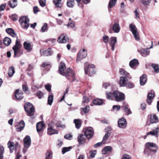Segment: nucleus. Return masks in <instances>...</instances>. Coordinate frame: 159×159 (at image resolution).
Listing matches in <instances>:
<instances>
[{
	"instance_id": "nucleus-48",
	"label": "nucleus",
	"mask_w": 159,
	"mask_h": 159,
	"mask_svg": "<svg viewBox=\"0 0 159 159\" xmlns=\"http://www.w3.org/2000/svg\"><path fill=\"white\" fill-rule=\"evenodd\" d=\"M22 87L23 90L25 93L28 94L30 93V92L28 91V89L27 86L24 84L22 85Z\"/></svg>"
},
{
	"instance_id": "nucleus-53",
	"label": "nucleus",
	"mask_w": 159,
	"mask_h": 159,
	"mask_svg": "<svg viewBox=\"0 0 159 159\" xmlns=\"http://www.w3.org/2000/svg\"><path fill=\"white\" fill-rule=\"evenodd\" d=\"M83 101L82 102V104H83L84 105H85V103H87L89 102V99L88 97H87L85 96L83 97Z\"/></svg>"
},
{
	"instance_id": "nucleus-10",
	"label": "nucleus",
	"mask_w": 159,
	"mask_h": 159,
	"mask_svg": "<svg viewBox=\"0 0 159 159\" xmlns=\"http://www.w3.org/2000/svg\"><path fill=\"white\" fill-rule=\"evenodd\" d=\"M148 118L149 120L150 124H154L159 122L158 116L155 114H151L148 116Z\"/></svg>"
},
{
	"instance_id": "nucleus-15",
	"label": "nucleus",
	"mask_w": 159,
	"mask_h": 159,
	"mask_svg": "<svg viewBox=\"0 0 159 159\" xmlns=\"http://www.w3.org/2000/svg\"><path fill=\"white\" fill-rule=\"evenodd\" d=\"M24 145L25 148H28L30 145L31 140L29 136L27 135L24 139Z\"/></svg>"
},
{
	"instance_id": "nucleus-50",
	"label": "nucleus",
	"mask_w": 159,
	"mask_h": 159,
	"mask_svg": "<svg viewBox=\"0 0 159 159\" xmlns=\"http://www.w3.org/2000/svg\"><path fill=\"white\" fill-rule=\"evenodd\" d=\"M21 46L20 42L18 40V37H17V39L16 42V43L15 46L12 48H19Z\"/></svg>"
},
{
	"instance_id": "nucleus-3",
	"label": "nucleus",
	"mask_w": 159,
	"mask_h": 159,
	"mask_svg": "<svg viewBox=\"0 0 159 159\" xmlns=\"http://www.w3.org/2000/svg\"><path fill=\"white\" fill-rule=\"evenodd\" d=\"M95 66L93 64H89L88 62L85 64L84 70L86 75H88L91 76L93 75L96 72L95 70L93 69L95 68Z\"/></svg>"
},
{
	"instance_id": "nucleus-42",
	"label": "nucleus",
	"mask_w": 159,
	"mask_h": 159,
	"mask_svg": "<svg viewBox=\"0 0 159 159\" xmlns=\"http://www.w3.org/2000/svg\"><path fill=\"white\" fill-rule=\"evenodd\" d=\"M74 0H68L67 3V6L70 8H72L74 7Z\"/></svg>"
},
{
	"instance_id": "nucleus-62",
	"label": "nucleus",
	"mask_w": 159,
	"mask_h": 159,
	"mask_svg": "<svg viewBox=\"0 0 159 159\" xmlns=\"http://www.w3.org/2000/svg\"><path fill=\"white\" fill-rule=\"evenodd\" d=\"M34 68V65L32 64H29L28 65V67L26 69V71H30L32 70Z\"/></svg>"
},
{
	"instance_id": "nucleus-5",
	"label": "nucleus",
	"mask_w": 159,
	"mask_h": 159,
	"mask_svg": "<svg viewBox=\"0 0 159 159\" xmlns=\"http://www.w3.org/2000/svg\"><path fill=\"white\" fill-rule=\"evenodd\" d=\"M83 132L86 138L88 139L91 138L94 134V129L92 127H89L83 128Z\"/></svg>"
},
{
	"instance_id": "nucleus-8",
	"label": "nucleus",
	"mask_w": 159,
	"mask_h": 159,
	"mask_svg": "<svg viewBox=\"0 0 159 159\" xmlns=\"http://www.w3.org/2000/svg\"><path fill=\"white\" fill-rule=\"evenodd\" d=\"M146 148L149 150L150 152L155 153L158 149V146L157 145L153 143L147 142L146 143Z\"/></svg>"
},
{
	"instance_id": "nucleus-21",
	"label": "nucleus",
	"mask_w": 159,
	"mask_h": 159,
	"mask_svg": "<svg viewBox=\"0 0 159 159\" xmlns=\"http://www.w3.org/2000/svg\"><path fill=\"white\" fill-rule=\"evenodd\" d=\"M154 97V94L153 93H149L147 97V103L150 105L152 102V100Z\"/></svg>"
},
{
	"instance_id": "nucleus-7",
	"label": "nucleus",
	"mask_w": 159,
	"mask_h": 159,
	"mask_svg": "<svg viewBox=\"0 0 159 159\" xmlns=\"http://www.w3.org/2000/svg\"><path fill=\"white\" fill-rule=\"evenodd\" d=\"M29 19L27 16L21 17L19 20L20 25L24 28L27 29L30 25Z\"/></svg>"
},
{
	"instance_id": "nucleus-41",
	"label": "nucleus",
	"mask_w": 159,
	"mask_h": 159,
	"mask_svg": "<svg viewBox=\"0 0 159 159\" xmlns=\"http://www.w3.org/2000/svg\"><path fill=\"white\" fill-rule=\"evenodd\" d=\"M11 42V39L8 37H6L3 40V43L6 46H8Z\"/></svg>"
},
{
	"instance_id": "nucleus-4",
	"label": "nucleus",
	"mask_w": 159,
	"mask_h": 159,
	"mask_svg": "<svg viewBox=\"0 0 159 159\" xmlns=\"http://www.w3.org/2000/svg\"><path fill=\"white\" fill-rule=\"evenodd\" d=\"M120 30V27L119 24V22H114L111 23L110 25V27L108 30L110 33L111 34L113 32L118 33Z\"/></svg>"
},
{
	"instance_id": "nucleus-31",
	"label": "nucleus",
	"mask_w": 159,
	"mask_h": 159,
	"mask_svg": "<svg viewBox=\"0 0 159 159\" xmlns=\"http://www.w3.org/2000/svg\"><path fill=\"white\" fill-rule=\"evenodd\" d=\"M138 51L142 56L144 57H146L149 54V52L143 48L139 49Z\"/></svg>"
},
{
	"instance_id": "nucleus-35",
	"label": "nucleus",
	"mask_w": 159,
	"mask_h": 159,
	"mask_svg": "<svg viewBox=\"0 0 159 159\" xmlns=\"http://www.w3.org/2000/svg\"><path fill=\"white\" fill-rule=\"evenodd\" d=\"M17 0H10L8 3L9 6L12 8H14L17 5Z\"/></svg>"
},
{
	"instance_id": "nucleus-40",
	"label": "nucleus",
	"mask_w": 159,
	"mask_h": 159,
	"mask_svg": "<svg viewBox=\"0 0 159 159\" xmlns=\"http://www.w3.org/2000/svg\"><path fill=\"white\" fill-rule=\"evenodd\" d=\"M52 153L50 150H48L45 153V159H52Z\"/></svg>"
},
{
	"instance_id": "nucleus-28",
	"label": "nucleus",
	"mask_w": 159,
	"mask_h": 159,
	"mask_svg": "<svg viewBox=\"0 0 159 159\" xmlns=\"http://www.w3.org/2000/svg\"><path fill=\"white\" fill-rule=\"evenodd\" d=\"M53 2L56 7L61 8L63 6L61 0H53Z\"/></svg>"
},
{
	"instance_id": "nucleus-17",
	"label": "nucleus",
	"mask_w": 159,
	"mask_h": 159,
	"mask_svg": "<svg viewBox=\"0 0 159 159\" xmlns=\"http://www.w3.org/2000/svg\"><path fill=\"white\" fill-rule=\"evenodd\" d=\"M25 126V123L23 120L20 121L19 123L16 125H15L16 131L17 132H20L24 129Z\"/></svg>"
},
{
	"instance_id": "nucleus-9",
	"label": "nucleus",
	"mask_w": 159,
	"mask_h": 159,
	"mask_svg": "<svg viewBox=\"0 0 159 159\" xmlns=\"http://www.w3.org/2000/svg\"><path fill=\"white\" fill-rule=\"evenodd\" d=\"M129 27L135 40L137 41L139 40L140 39L139 36L135 25L133 24H131L129 25Z\"/></svg>"
},
{
	"instance_id": "nucleus-39",
	"label": "nucleus",
	"mask_w": 159,
	"mask_h": 159,
	"mask_svg": "<svg viewBox=\"0 0 159 159\" xmlns=\"http://www.w3.org/2000/svg\"><path fill=\"white\" fill-rule=\"evenodd\" d=\"M23 46L24 48L28 51H30L32 49L30 43H28L25 42L24 43Z\"/></svg>"
},
{
	"instance_id": "nucleus-11",
	"label": "nucleus",
	"mask_w": 159,
	"mask_h": 159,
	"mask_svg": "<svg viewBox=\"0 0 159 159\" xmlns=\"http://www.w3.org/2000/svg\"><path fill=\"white\" fill-rule=\"evenodd\" d=\"M119 72L120 75H123L122 77H124L125 79L127 80L131 79L132 77L129 73L123 68H120L119 69Z\"/></svg>"
},
{
	"instance_id": "nucleus-14",
	"label": "nucleus",
	"mask_w": 159,
	"mask_h": 159,
	"mask_svg": "<svg viewBox=\"0 0 159 159\" xmlns=\"http://www.w3.org/2000/svg\"><path fill=\"white\" fill-rule=\"evenodd\" d=\"M57 41L59 43H66L69 41V39L67 36L62 34L58 38Z\"/></svg>"
},
{
	"instance_id": "nucleus-51",
	"label": "nucleus",
	"mask_w": 159,
	"mask_h": 159,
	"mask_svg": "<svg viewBox=\"0 0 159 159\" xmlns=\"http://www.w3.org/2000/svg\"><path fill=\"white\" fill-rule=\"evenodd\" d=\"M71 148V147L63 148L62 149V154H64L66 152L70 151Z\"/></svg>"
},
{
	"instance_id": "nucleus-60",
	"label": "nucleus",
	"mask_w": 159,
	"mask_h": 159,
	"mask_svg": "<svg viewBox=\"0 0 159 159\" xmlns=\"http://www.w3.org/2000/svg\"><path fill=\"white\" fill-rule=\"evenodd\" d=\"M14 30L12 28H7L6 30V31L8 34L11 35L14 31Z\"/></svg>"
},
{
	"instance_id": "nucleus-12",
	"label": "nucleus",
	"mask_w": 159,
	"mask_h": 159,
	"mask_svg": "<svg viewBox=\"0 0 159 159\" xmlns=\"http://www.w3.org/2000/svg\"><path fill=\"white\" fill-rule=\"evenodd\" d=\"M14 95L17 100H20L23 98V92L19 89H16L14 92Z\"/></svg>"
},
{
	"instance_id": "nucleus-13",
	"label": "nucleus",
	"mask_w": 159,
	"mask_h": 159,
	"mask_svg": "<svg viewBox=\"0 0 159 159\" xmlns=\"http://www.w3.org/2000/svg\"><path fill=\"white\" fill-rule=\"evenodd\" d=\"M81 51H80L78 53L76 61H80L82 59L85 58L87 56V51L84 49H82V52L84 53L82 54L81 52Z\"/></svg>"
},
{
	"instance_id": "nucleus-45",
	"label": "nucleus",
	"mask_w": 159,
	"mask_h": 159,
	"mask_svg": "<svg viewBox=\"0 0 159 159\" xmlns=\"http://www.w3.org/2000/svg\"><path fill=\"white\" fill-rule=\"evenodd\" d=\"M155 72L156 73L159 72V66L157 64H153L151 65Z\"/></svg>"
},
{
	"instance_id": "nucleus-18",
	"label": "nucleus",
	"mask_w": 159,
	"mask_h": 159,
	"mask_svg": "<svg viewBox=\"0 0 159 159\" xmlns=\"http://www.w3.org/2000/svg\"><path fill=\"white\" fill-rule=\"evenodd\" d=\"M86 137L83 134H79L77 137V140L80 144H82L85 142Z\"/></svg>"
},
{
	"instance_id": "nucleus-59",
	"label": "nucleus",
	"mask_w": 159,
	"mask_h": 159,
	"mask_svg": "<svg viewBox=\"0 0 159 159\" xmlns=\"http://www.w3.org/2000/svg\"><path fill=\"white\" fill-rule=\"evenodd\" d=\"M103 41L105 43H107L109 41V37L107 36L104 35L102 37Z\"/></svg>"
},
{
	"instance_id": "nucleus-64",
	"label": "nucleus",
	"mask_w": 159,
	"mask_h": 159,
	"mask_svg": "<svg viewBox=\"0 0 159 159\" xmlns=\"http://www.w3.org/2000/svg\"><path fill=\"white\" fill-rule=\"evenodd\" d=\"M96 150H95L94 151H91L90 152V157L91 158H93L95 157V156L96 154Z\"/></svg>"
},
{
	"instance_id": "nucleus-54",
	"label": "nucleus",
	"mask_w": 159,
	"mask_h": 159,
	"mask_svg": "<svg viewBox=\"0 0 159 159\" xmlns=\"http://www.w3.org/2000/svg\"><path fill=\"white\" fill-rule=\"evenodd\" d=\"M151 1V0H140V2L144 5H148Z\"/></svg>"
},
{
	"instance_id": "nucleus-19",
	"label": "nucleus",
	"mask_w": 159,
	"mask_h": 159,
	"mask_svg": "<svg viewBox=\"0 0 159 159\" xmlns=\"http://www.w3.org/2000/svg\"><path fill=\"white\" fill-rule=\"evenodd\" d=\"M128 104L126 102H124L121 107L124 111L126 113L127 115L132 113V112L131 111L130 109L128 108Z\"/></svg>"
},
{
	"instance_id": "nucleus-34",
	"label": "nucleus",
	"mask_w": 159,
	"mask_h": 159,
	"mask_svg": "<svg viewBox=\"0 0 159 159\" xmlns=\"http://www.w3.org/2000/svg\"><path fill=\"white\" fill-rule=\"evenodd\" d=\"M74 122L75 124V127L79 129L81 127L82 122L81 120L79 119H75L74 120Z\"/></svg>"
},
{
	"instance_id": "nucleus-32",
	"label": "nucleus",
	"mask_w": 159,
	"mask_h": 159,
	"mask_svg": "<svg viewBox=\"0 0 159 159\" xmlns=\"http://www.w3.org/2000/svg\"><path fill=\"white\" fill-rule=\"evenodd\" d=\"M139 64V61L138 60L133 59L129 62V65L131 68H133L137 66Z\"/></svg>"
},
{
	"instance_id": "nucleus-46",
	"label": "nucleus",
	"mask_w": 159,
	"mask_h": 159,
	"mask_svg": "<svg viewBox=\"0 0 159 159\" xmlns=\"http://www.w3.org/2000/svg\"><path fill=\"white\" fill-rule=\"evenodd\" d=\"M53 96L52 95H49L48 98V103L50 105L52 104L53 101Z\"/></svg>"
},
{
	"instance_id": "nucleus-57",
	"label": "nucleus",
	"mask_w": 159,
	"mask_h": 159,
	"mask_svg": "<svg viewBox=\"0 0 159 159\" xmlns=\"http://www.w3.org/2000/svg\"><path fill=\"white\" fill-rule=\"evenodd\" d=\"M39 2L40 6L43 7L46 6V1L45 0H39Z\"/></svg>"
},
{
	"instance_id": "nucleus-43",
	"label": "nucleus",
	"mask_w": 159,
	"mask_h": 159,
	"mask_svg": "<svg viewBox=\"0 0 159 159\" xmlns=\"http://www.w3.org/2000/svg\"><path fill=\"white\" fill-rule=\"evenodd\" d=\"M111 150V147L110 146H107L105 147L102 150V152L103 154H105L108 152H110Z\"/></svg>"
},
{
	"instance_id": "nucleus-44",
	"label": "nucleus",
	"mask_w": 159,
	"mask_h": 159,
	"mask_svg": "<svg viewBox=\"0 0 159 159\" xmlns=\"http://www.w3.org/2000/svg\"><path fill=\"white\" fill-rule=\"evenodd\" d=\"M15 71L14 68L13 66H10L9 68L8 72V75L9 76H11L14 73Z\"/></svg>"
},
{
	"instance_id": "nucleus-55",
	"label": "nucleus",
	"mask_w": 159,
	"mask_h": 159,
	"mask_svg": "<svg viewBox=\"0 0 159 159\" xmlns=\"http://www.w3.org/2000/svg\"><path fill=\"white\" fill-rule=\"evenodd\" d=\"M125 86L129 88H134V84L131 82H129L128 83H126V85Z\"/></svg>"
},
{
	"instance_id": "nucleus-30",
	"label": "nucleus",
	"mask_w": 159,
	"mask_h": 159,
	"mask_svg": "<svg viewBox=\"0 0 159 159\" xmlns=\"http://www.w3.org/2000/svg\"><path fill=\"white\" fill-rule=\"evenodd\" d=\"M41 66L45 70L48 71L50 69L51 65L49 62H43L42 63Z\"/></svg>"
},
{
	"instance_id": "nucleus-63",
	"label": "nucleus",
	"mask_w": 159,
	"mask_h": 159,
	"mask_svg": "<svg viewBox=\"0 0 159 159\" xmlns=\"http://www.w3.org/2000/svg\"><path fill=\"white\" fill-rule=\"evenodd\" d=\"M121 159H131V157L129 155L125 154L123 155Z\"/></svg>"
},
{
	"instance_id": "nucleus-2",
	"label": "nucleus",
	"mask_w": 159,
	"mask_h": 159,
	"mask_svg": "<svg viewBox=\"0 0 159 159\" xmlns=\"http://www.w3.org/2000/svg\"><path fill=\"white\" fill-rule=\"evenodd\" d=\"M25 111L26 112L28 116H30L32 119L34 118V115L35 112V108L33 105L30 103H26L24 105Z\"/></svg>"
},
{
	"instance_id": "nucleus-37",
	"label": "nucleus",
	"mask_w": 159,
	"mask_h": 159,
	"mask_svg": "<svg viewBox=\"0 0 159 159\" xmlns=\"http://www.w3.org/2000/svg\"><path fill=\"white\" fill-rule=\"evenodd\" d=\"M128 80L125 79L124 77H120L119 81V84L121 86L124 87L126 85Z\"/></svg>"
},
{
	"instance_id": "nucleus-33",
	"label": "nucleus",
	"mask_w": 159,
	"mask_h": 159,
	"mask_svg": "<svg viewBox=\"0 0 159 159\" xmlns=\"http://www.w3.org/2000/svg\"><path fill=\"white\" fill-rule=\"evenodd\" d=\"M7 145L8 148H9L10 153H12L14 150H15L14 143L13 142L9 141L7 143Z\"/></svg>"
},
{
	"instance_id": "nucleus-56",
	"label": "nucleus",
	"mask_w": 159,
	"mask_h": 159,
	"mask_svg": "<svg viewBox=\"0 0 159 159\" xmlns=\"http://www.w3.org/2000/svg\"><path fill=\"white\" fill-rule=\"evenodd\" d=\"M36 95L39 99L41 98L43 96V92L39 91H37Z\"/></svg>"
},
{
	"instance_id": "nucleus-36",
	"label": "nucleus",
	"mask_w": 159,
	"mask_h": 159,
	"mask_svg": "<svg viewBox=\"0 0 159 159\" xmlns=\"http://www.w3.org/2000/svg\"><path fill=\"white\" fill-rule=\"evenodd\" d=\"M80 110L81 114L82 115H83L84 113L86 114L89 111V106H86L84 108H81Z\"/></svg>"
},
{
	"instance_id": "nucleus-29",
	"label": "nucleus",
	"mask_w": 159,
	"mask_h": 159,
	"mask_svg": "<svg viewBox=\"0 0 159 159\" xmlns=\"http://www.w3.org/2000/svg\"><path fill=\"white\" fill-rule=\"evenodd\" d=\"M117 1V0H110L108 6V11L110 12L111 11V8L115 6Z\"/></svg>"
},
{
	"instance_id": "nucleus-6",
	"label": "nucleus",
	"mask_w": 159,
	"mask_h": 159,
	"mask_svg": "<svg viewBox=\"0 0 159 159\" xmlns=\"http://www.w3.org/2000/svg\"><path fill=\"white\" fill-rule=\"evenodd\" d=\"M65 76V77L69 80L70 82H72L75 80V78L74 76V73L71 69L68 68L62 75Z\"/></svg>"
},
{
	"instance_id": "nucleus-20",
	"label": "nucleus",
	"mask_w": 159,
	"mask_h": 159,
	"mask_svg": "<svg viewBox=\"0 0 159 159\" xmlns=\"http://www.w3.org/2000/svg\"><path fill=\"white\" fill-rule=\"evenodd\" d=\"M40 52L41 55L44 56H51L53 53V51L50 48H49L47 50H44L42 52H41V51Z\"/></svg>"
},
{
	"instance_id": "nucleus-22",
	"label": "nucleus",
	"mask_w": 159,
	"mask_h": 159,
	"mask_svg": "<svg viewBox=\"0 0 159 159\" xmlns=\"http://www.w3.org/2000/svg\"><path fill=\"white\" fill-rule=\"evenodd\" d=\"M116 42V37H112L110 38V40L109 42V44L111 46V50H114Z\"/></svg>"
},
{
	"instance_id": "nucleus-25",
	"label": "nucleus",
	"mask_w": 159,
	"mask_h": 159,
	"mask_svg": "<svg viewBox=\"0 0 159 159\" xmlns=\"http://www.w3.org/2000/svg\"><path fill=\"white\" fill-rule=\"evenodd\" d=\"M66 68L65 64L62 62H61L60 65L59 66L58 71L59 73L61 75H63L65 72L64 70Z\"/></svg>"
},
{
	"instance_id": "nucleus-47",
	"label": "nucleus",
	"mask_w": 159,
	"mask_h": 159,
	"mask_svg": "<svg viewBox=\"0 0 159 159\" xmlns=\"http://www.w3.org/2000/svg\"><path fill=\"white\" fill-rule=\"evenodd\" d=\"M111 133L109 132H107L105 135L103 137L102 139V142L103 143H104L105 142L104 141L107 140V139L109 137Z\"/></svg>"
},
{
	"instance_id": "nucleus-58",
	"label": "nucleus",
	"mask_w": 159,
	"mask_h": 159,
	"mask_svg": "<svg viewBox=\"0 0 159 159\" xmlns=\"http://www.w3.org/2000/svg\"><path fill=\"white\" fill-rule=\"evenodd\" d=\"M47 23H45L44 25L42 27L40 31L41 32H45L47 29Z\"/></svg>"
},
{
	"instance_id": "nucleus-61",
	"label": "nucleus",
	"mask_w": 159,
	"mask_h": 159,
	"mask_svg": "<svg viewBox=\"0 0 159 159\" xmlns=\"http://www.w3.org/2000/svg\"><path fill=\"white\" fill-rule=\"evenodd\" d=\"M151 134L152 135H157V131H151L149 132H148L147 133V135H148Z\"/></svg>"
},
{
	"instance_id": "nucleus-26",
	"label": "nucleus",
	"mask_w": 159,
	"mask_h": 159,
	"mask_svg": "<svg viewBox=\"0 0 159 159\" xmlns=\"http://www.w3.org/2000/svg\"><path fill=\"white\" fill-rule=\"evenodd\" d=\"M45 126V124L42 122H38L36 125V129L38 133H39Z\"/></svg>"
},
{
	"instance_id": "nucleus-38",
	"label": "nucleus",
	"mask_w": 159,
	"mask_h": 159,
	"mask_svg": "<svg viewBox=\"0 0 159 159\" xmlns=\"http://www.w3.org/2000/svg\"><path fill=\"white\" fill-rule=\"evenodd\" d=\"M58 131L54 129H53V127H51L50 128H48V133L49 135H52L54 134H57Z\"/></svg>"
},
{
	"instance_id": "nucleus-23",
	"label": "nucleus",
	"mask_w": 159,
	"mask_h": 159,
	"mask_svg": "<svg viewBox=\"0 0 159 159\" xmlns=\"http://www.w3.org/2000/svg\"><path fill=\"white\" fill-rule=\"evenodd\" d=\"M147 80V75L145 74H143L140 77V84L142 86L144 85Z\"/></svg>"
},
{
	"instance_id": "nucleus-16",
	"label": "nucleus",
	"mask_w": 159,
	"mask_h": 159,
	"mask_svg": "<svg viewBox=\"0 0 159 159\" xmlns=\"http://www.w3.org/2000/svg\"><path fill=\"white\" fill-rule=\"evenodd\" d=\"M118 126L122 129L125 128L127 125V121L125 119L122 118L120 119L118 122Z\"/></svg>"
},
{
	"instance_id": "nucleus-24",
	"label": "nucleus",
	"mask_w": 159,
	"mask_h": 159,
	"mask_svg": "<svg viewBox=\"0 0 159 159\" xmlns=\"http://www.w3.org/2000/svg\"><path fill=\"white\" fill-rule=\"evenodd\" d=\"M12 49L14 51V57H18L22 54V52H20L19 48H12Z\"/></svg>"
},
{
	"instance_id": "nucleus-27",
	"label": "nucleus",
	"mask_w": 159,
	"mask_h": 159,
	"mask_svg": "<svg viewBox=\"0 0 159 159\" xmlns=\"http://www.w3.org/2000/svg\"><path fill=\"white\" fill-rule=\"evenodd\" d=\"M103 103V100L102 99L96 98L93 99V104L96 105H102Z\"/></svg>"
},
{
	"instance_id": "nucleus-49",
	"label": "nucleus",
	"mask_w": 159,
	"mask_h": 159,
	"mask_svg": "<svg viewBox=\"0 0 159 159\" xmlns=\"http://www.w3.org/2000/svg\"><path fill=\"white\" fill-rule=\"evenodd\" d=\"M4 148L2 146L0 147V159H3V156Z\"/></svg>"
},
{
	"instance_id": "nucleus-1",
	"label": "nucleus",
	"mask_w": 159,
	"mask_h": 159,
	"mask_svg": "<svg viewBox=\"0 0 159 159\" xmlns=\"http://www.w3.org/2000/svg\"><path fill=\"white\" fill-rule=\"evenodd\" d=\"M107 98L109 100H114L119 102L124 101L125 99V94L118 90H115L112 92H106Z\"/></svg>"
},
{
	"instance_id": "nucleus-52",
	"label": "nucleus",
	"mask_w": 159,
	"mask_h": 159,
	"mask_svg": "<svg viewBox=\"0 0 159 159\" xmlns=\"http://www.w3.org/2000/svg\"><path fill=\"white\" fill-rule=\"evenodd\" d=\"M10 17L13 21H15L17 20L18 16L16 14H14L11 15Z\"/></svg>"
}]
</instances>
